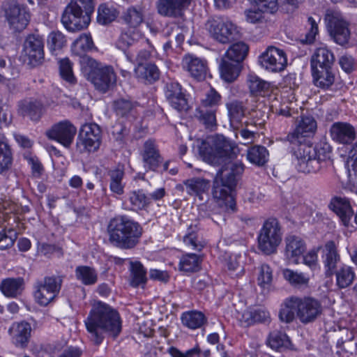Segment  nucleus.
<instances>
[{"label": "nucleus", "instance_id": "f8f14e48", "mask_svg": "<svg viewBox=\"0 0 357 357\" xmlns=\"http://www.w3.org/2000/svg\"><path fill=\"white\" fill-rule=\"evenodd\" d=\"M316 155V150L314 147L305 144L300 145L294 153V163L297 169L303 173H312L318 171L320 168V162Z\"/></svg>", "mask_w": 357, "mask_h": 357}, {"label": "nucleus", "instance_id": "5fc2aeb1", "mask_svg": "<svg viewBox=\"0 0 357 357\" xmlns=\"http://www.w3.org/2000/svg\"><path fill=\"white\" fill-rule=\"evenodd\" d=\"M273 280V271L268 264H262L258 268L257 283L262 288H268Z\"/></svg>", "mask_w": 357, "mask_h": 357}, {"label": "nucleus", "instance_id": "69168bd1", "mask_svg": "<svg viewBox=\"0 0 357 357\" xmlns=\"http://www.w3.org/2000/svg\"><path fill=\"white\" fill-rule=\"evenodd\" d=\"M97 21L99 24L106 25L112 22L110 7L106 3H102L98 9Z\"/></svg>", "mask_w": 357, "mask_h": 357}, {"label": "nucleus", "instance_id": "7c9ffc66", "mask_svg": "<svg viewBox=\"0 0 357 357\" xmlns=\"http://www.w3.org/2000/svg\"><path fill=\"white\" fill-rule=\"evenodd\" d=\"M137 79L144 82L151 83L159 79L160 71L158 67L152 63L139 64L135 69Z\"/></svg>", "mask_w": 357, "mask_h": 357}, {"label": "nucleus", "instance_id": "f257e3e1", "mask_svg": "<svg viewBox=\"0 0 357 357\" xmlns=\"http://www.w3.org/2000/svg\"><path fill=\"white\" fill-rule=\"evenodd\" d=\"M94 44L91 36L81 34L71 45L72 54L79 57L82 73L95 88L100 92H106L110 86L111 68L109 66L98 63L87 56L88 52L93 50Z\"/></svg>", "mask_w": 357, "mask_h": 357}, {"label": "nucleus", "instance_id": "37998d69", "mask_svg": "<svg viewBox=\"0 0 357 357\" xmlns=\"http://www.w3.org/2000/svg\"><path fill=\"white\" fill-rule=\"evenodd\" d=\"M215 109L198 107L195 116L208 129L213 130L216 126Z\"/></svg>", "mask_w": 357, "mask_h": 357}, {"label": "nucleus", "instance_id": "c85d7f7f", "mask_svg": "<svg viewBox=\"0 0 357 357\" xmlns=\"http://www.w3.org/2000/svg\"><path fill=\"white\" fill-rule=\"evenodd\" d=\"M190 0H159L157 5L158 13L164 16L178 15L187 6Z\"/></svg>", "mask_w": 357, "mask_h": 357}, {"label": "nucleus", "instance_id": "8fccbe9b", "mask_svg": "<svg viewBox=\"0 0 357 357\" xmlns=\"http://www.w3.org/2000/svg\"><path fill=\"white\" fill-rule=\"evenodd\" d=\"M267 343L273 349L288 348L290 346V340L288 336L280 331H273L270 333Z\"/></svg>", "mask_w": 357, "mask_h": 357}, {"label": "nucleus", "instance_id": "412c9836", "mask_svg": "<svg viewBox=\"0 0 357 357\" xmlns=\"http://www.w3.org/2000/svg\"><path fill=\"white\" fill-rule=\"evenodd\" d=\"M182 66L185 70L197 80H202L205 78L208 68L206 62L192 54L185 55L182 60Z\"/></svg>", "mask_w": 357, "mask_h": 357}, {"label": "nucleus", "instance_id": "052dcab7", "mask_svg": "<svg viewBox=\"0 0 357 357\" xmlns=\"http://www.w3.org/2000/svg\"><path fill=\"white\" fill-rule=\"evenodd\" d=\"M168 354L172 357H200L201 349L198 346H195L185 352L181 351L174 347H171L167 350Z\"/></svg>", "mask_w": 357, "mask_h": 357}, {"label": "nucleus", "instance_id": "4c0bfd02", "mask_svg": "<svg viewBox=\"0 0 357 357\" xmlns=\"http://www.w3.org/2000/svg\"><path fill=\"white\" fill-rule=\"evenodd\" d=\"M182 324L190 329H197L202 327L206 321L205 315L196 310L183 312L181 317Z\"/></svg>", "mask_w": 357, "mask_h": 357}, {"label": "nucleus", "instance_id": "6ab92c4d", "mask_svg": "<svg viewBox=\"0 0 357 357\" xmlns=\"http://www.w3.org/2000/svg\"><path fill=\"white\" fill-rule=\"evenodd\" d=\"M331 137L335 142L349 144L353 142L356 138V130L349 123L335 122L330 128Z\"/></svg>", "mask_w": 357, "mask_h": 357}, {"label": "nucleus", "instance_id": "79ce46f5", "mask_svg": "<svg viewBox=\"0 0 357 357\" xmlns=\"http://www.w3.org/2000/svg\"><path fill=\"white\" fill-rule=\"evenodd\" d=\"M75 277L84 285H92L97 282L98 275L96 271L87 266H79L75 268Z\"/></svg>", "mask_w": 357, "mask_h": 357}, {"label": "nucleus", "instance_id": "f704fd0d", "mask_svg": "<svg viewBox=\"0 0 357 357\" xmlns=\"http://www.w3.org/2000/svg\"><path fill=\"white\" fill-rule=\"evenodd\" d=\"M67 40L61 31H52L47 38V47L52 55L57 56L66 47Z\"/></svg>", "mask_w": 357, "mask_h": 357}, {"label": "nucleus", "instance_id": "473e14b6", "mask_svg": "<svg viewBox=\"0 0 357 357\" xmlns=\"http://www.w3.org/2000/svg\"><path fill=\"white\" fill-rule=\"evenodd\" d=\"M268 151L263 146L256 145L249 148L247 151L248 160L258 167L264 165L268 160Z\"/></svg>", "mask_w": 357, "mask_h": 357}, {"label": "nucleus", "instance_id": "338daca9", "mask_svg": "<svg viewBox=\"0 0 357 357\" xmlns=\"http://www.w3.org/2000/svg\"><path fill=\"white\" fill-rule=\"evenodd\" d=\"M16 208L17 206L15 204H11L8 201L0 203V225L10 218V214L16 211Z\"/></svg>", "mask_w": 357, "mask_h": 357}, {"label": "nucleus", "instance_id": "f03ea898", "mask_svg": "<svg viewBox=\"0 0 357 357\" xmlns=\"http://www.w3.org/2000/svg\"><path fill=\"white\" fill-rule=\"evenodd\" d=\"M322 311V305L318 300L311 297L292 296L282 302L279 318L281 321L288 324L297 317L302 324H307L314 321Z\"/></svg>", "mask_w": 357, "mask_h": 357}, {"label": "nucleus", "instance_id": "a878e982", "mask_svg": "<svg viewBox=\"0 0 357 357\" xmlns=\"http://www.w3.org/2000/svg\"><path fill=\"white\" fill-rule=\"evenodd\" d=\"M317 122L312 116H301L291 134L292 138L299 139L312 136L317 130Z\"/></svg>", "mask_w": 357, "mask_h": 357}, {"label": "nucleus", "instance_id": "7ed1b4c3", "mask_svg": "<svg viewBox=\"0 0 357 357\" xmlns=\"http://www.w3.org/2000/svg\"><path fill=\"white\" fill-rule=\"evenodd\" d=\"M241 162H229L217 173L214 180L213 197L218 205L225 210L234 211L236 203L231 192L236 183V177L243 172Z\"/></svg>", "mask_w": 357, "mask_h": 357}, {"label": "nucleus", "instance_id": "72a5a7b5", "mask_svg": "<svg viewBox=\"0 0 357 357\" xmlns=\"http://www.w3.org/2000/svg\"><path fill=\"white\" fill-rule=\"evenodd\" d=\"M240 70V64L222 57L220 66V76L222 79L227 82L234 81L238 77Z\"/></svg>", "mask_w": 357, "mask_h": 357}, {"label": "nucleus", "instance_id": "13d9d810", "mask_svg": "<svg viewBox=\"0 0 357 357\" xmlns=\"http://www.w3.org/2000/svg\"><path fill=\"white\" fill-rule=\"evenodd\" d=\"M17 238V233L12 229H3L0 232V249L10 248Z\"/></svg>", "mask_w": 357, "mask_h": 357}, {"label": "nucleus", "instance_id": "bf43d9fd", "mask_svg": "<svg viewBox=\"0 0 357 357\" xmlns=\"http://www.w3.org/2000/svg\"><path fill=\"white\" fill-rule=\"evenodd\" d=\"M220 101V96L214 89H210L206 93L204 99H202L201 105L199 107H204L207 109H215Z\"/></svg>", "mask_w": 357, "mask_h": 357}, {"label": "nucleus", "instance_id": "a211bd4d", "mask_svg": "<svg viewBox=\"0 0 357 357\" xmlns=\"http://www.w3.org/2000/svg\"><path fill=\"white\" fill-rule=\"evenodd\" d=\"M24 52L29 63L36 66L44 59V42L39 35L29 36L24 44Z\"/></svg>", "mask_w": 357, "mask_h": 357}, {"label": "nucleus", "instance_id": "864d4df0", "mask_svg": "<svg viewBox=\"0 0 357 357\" xmlns=\"http://www.w3.org/2000/svg\"><path fill=\"white\" fill-rule=\"evenodd\" d=\"M59 73L61 78L66 82L72 84L75 83L76 79L73 72V63L68 58L59 61Z\"/></svg>", "mask_w": 357, "mask_h": 357}, {"label": "nucleus", "instance_id": "e433bc0d", "mask_svg": "<svg viewBox=\"0 0 357 357\" xmlns=\"http://www.w3.org/2000/svg\"><path fill=\"white\" fill-rule=\"evenodd\" d=\"M187 192L192 196H197L200 199L202 195L209 188V183L202 178H192L184 181Z\"/></svg>", "mask_w": 357, "mask_h": 357}, {"label": "nucleus", "instance_id": "e2e57ef3", "mask_svg": "<svg viewBox=\"0 0 357 357\" xmlns=\"http://www.w3.org/2000/svg\"><path fill=\"white\" fill-rule=\"evenodd\" d=\"M113 107L117 115L126 116L134 109V105L128 100L121 99L114 102Z\"/></svg>", "mask_w": 357, "mask_h": 357}, {"label": "nucleus", "instance_id": "9b49d317", "mask_svg": "<svg viewBox=\"0 0 357 357\" xmlns=\"http://www.w3.org/2000/svg\"><path fill=\"white\" fill-rule=\"evenodd\" d=\"M91 22L89 15L84 13L77 3L68 5L61 17L64 27L71 32L78 31L86 28Z\"/></svg>", "mask_w": 357, "mask_h": 357}, {"label": "nucleus", "instance_id": "39448f33", "mask_svg": "<svg viewBox=\"0 0 357 357\" xmlns=\"http://www.w3.org/2000/svg\"><path fill=\"white\" fill-rule=\"evenodd\" d=\"M84 322L90 339L99 344L112 327V308L104 303L97 302Z\"/></svg>", "mask_w": 357, "mask_h": 357}, {"label": "nucleus", "instance_id": "4468645a", "mask_svg": "<svg viewBox=\"0 0 357 357\" xmlns=\"http://www.w3.org/2000/svg\"><path fill=\"white\" fill-rule=\"evenodd\" d=\"M100 129L96 123H85L81 128L77 142L80 152L96 151L100 144Z\"/></svg>", "mask_w": 357, "mask_h": 357}, {"label": "nucleus", "instance_id": "0eeeda50", "mask_svg": "<svg viewBox=\"0 0 357 357\" xmlns=\"http://www.w3.org/2000/svg\"><path fill=\"white\" fill-rule=\"evenodd\" d=\"M282 232L278 221L275 218L266 220L260 229L258 236V248L266 255L276 252L282 242Z\"/></svg>", "mask_w": 357, "mask_h": 357}, {"label": "nucleus", "instance_id": "5701e85b", "mask_svg": "<svg viewBox=\"0 0 357 357\" xmlns=\"http://www.w3.org/2000/svg\"><path fill=\"white\" fill-rule=\"evenodd\" d=\"M8 331L16 347H25L31 337V326L26 321L15 322Z\"/></svg>", "mask_w": 357, "mask_h": 357}, {"label": "nucleus", "instance_id": "de8ad7c7", "mask_svg": "<svg viewBox=\"0 0 357 357\" xmlns=\"http://www.w3.org/2000/svg\"><path fill=\"white\" fill-rule=\"evenodd\" d=\"M124 22L132 27H137L144 20L143 10L140 8L130 7L122 16Z\"/></svg>", "mask_w": 357, "mask_h": 357}, {"label": "nucleus", "instance_id": "a18cd8bd", "mask_svg": "<svg viewBox=\"0 0 357 357\" xmlns=\"http://www.w3.org/2000/svg\"><path fill=\"white\" fill-rule=\"evenodd\" d=\"M231 124L234 127H237L245 116V107L241 102L232 101L227 104Z\"/></svg>", "mask_w": 357, "mask_h": 357}, {"label": "nucleus", "instance_id": "58836bf2", "mask_svg": "<svg viewBox=\"0 0 357 357\" xmlns=\"http://www.w3.org/2000/svg\"><path fill=\"white\" fill-rule=\"evenodd\" d=\"M130 271V284L136 287L144 284L146 282V271L141 262L129 261Z\"/></svg>", "mask_w": 357, "mask_h": 357}, {"label": "nucleus", "instance_id": "6e6552de", "mask_svg": "<svg viewBox=\"0 0 357 357\" xmlns=\"http://www.w3.org/2000/svg\"><path fill=\"white\" fill-rule=\"evenodd\" d=\"M205 26L211 38L220 43H228L240 35L236 25L222 17L210 19Z\"/></svg>", "mask_w": 357, "mask_h": 357}, {"label": "nucleus", "instance_id": "4d7b16f0", "mask_svg": "<svg viewBox=\"0 0 357 357\" xmlns=\"http://www.w3.org/2000/svg\"><path fill=\"white\" fill-rule=\"evenodd\" d=\"M124 175V167L122 165H118L113 171V193L122 195L124 192L125 184L122 183Z\"/></svg>", "mask_w": 357, "mask_h": 357}, {"label": "nucleus", "instance_id": "09e8293b", "mask_svg": "<svg viewBox=\"0 0 357 357\" xmlns=\"http://www.w3.org/2000/svg\"><path fill=\"white\" fill-rule=\"evenodd\" d=\"M129 199L135 210L145 209L151 204V198H149L142 190L131 192Z\"/></svg>", "mask_w": 357, "mask_h": 357}, {"label": "nucleus", "instance_id": "cd10ccee", "mask_svg": "<svg viewBox=\"0 0 357 357\" xmlns=\"http://www.w3.org/2000/svg\"><path fill=\"white\" fill-rule=\"evenodd\" d=\"M142 156L146 169L155 170L160 162V154L152 140H148L144 143Z\"/></svg>", "mask_w": 357, "mask_h": 357}, {"label": "nucleus", "instance_id": "aec40b11", "mask_svg": "<svg viewBox=\"0 0 357 357\" xmlns=\"http://www.w3.org/2000/svg\"><path fill=\"white\" fill-rule=\"evenodd\" d=\"M165 96L175 109L179 112L188 109L187 99L182 91L181 86L178 82H171L166 84Z\"/></svg>", "mask_w": 357, "mask_h": 357}, {"label": "nucleus", "instance_id": "b1692460", "mask_svg": "<svg viewBox=\"0 0 357 357\" xmlns=\"http://www.w3.org/2000/svg\"><path fill=\"white\" fill-rule=\"evenodd\" d=\"M331 207L340 218L342 224L348 226L354 215L349 200L344 197H335L332 200Z\"/></svg>", "mask_w": 357, "mask_h": 357}, {"label": "nucleus", "instance_id": "f3484780", "mask_svg": "<svg viewBox=\"0 0 357 357\" xmlns=\"http://www.w3.org/2000/svg\"><path fill=\"white\" fill-rule=\"evenodd\" d=\"M328 26L334 41L340 45L347 44L350 38L348 22L337 14L328 17Z\"/></svg>", "mask_w": 357, "mask_h": 357}, {"label": "nucleus", "instance_id": "2eb2a0df", "mask_svg": "<svg viewBox=\"0 0 357 357\" xmlns=\"http://www.w3.org/2000/svg\"><path fill=\"white\" fill-rule=\"evenodd\" d=\"M259 63L266 70L271 72H280L286 67L287 59L282 50L269 47L259 56Z\"/></svg>", "mask_w": 357, "mask_h": 357}, {"label": "nucleus", "instance_id": "49530a36", "mask_svg": "<svg viewBox=\"0 0 357 357\" xmlns=\"http://www.w3.org/2000/svg\"><path fill=\"white\" fill-rule=\"evenodd\" d=\"M201 258L195 254H187L180 259V270L184 272H195L199 269Z\"/></svg>", "mask_w": 357, "mask_h": 357}, {"label": "nucleus", "instance_id": "c9c22d12", "mask_svg": "<svg viewBox=\"0 0 357 357\" xmlns=\"http://www.w3.org/2000/svg\"><path fill=\"white\" fill-rule=\"evenodd\" d=\"M282 274L284 279L290 285L295 287L307 286L310 281V277L307 274L290 268H284L282 271Z\"/></svg>", "mask_w": 357, "mask_h": 357}, {"label": "nucleus", "instance_id": "393cba45", "mask_svg": "<svg viewBox=\"0 0 357 357\" xmlns=\"http://www.w3.org/2000/svg\"><path fill=\"white\" fill-rule=\"evenodd\" d=\"M340 259L335 242L333 241L326 242L323 250V263L327 275L333 273Z\"/></svg>", "mask_w": 357, "mask_h": 357}, {"label": "nucleus", "instance_id": "0e129e2a", "mask_svg": "<svg viewBox=\"0 0 357 357\" xmlns=\"http://www.w3.org/2000/svg\"><path fill=\"white\" fill-rule=\"evenodd\" d=\"M319 248L309 250L305 255H303V263L310 269L314 270L318 267V251Z\"/></svg>", "mask_w": 357, "mask_h": 357}, {"label": "nucleus", "instance_id": "c756f323", "mask_svg": "<svg viewBox=\"0 0 357 357\" xmlns=\"http://www.w3.org/2000/svg\"><path fill=\"white\" fill-rule=\"evenodd\" d=\"M335 283L340 289L349 287L356 278V273L352 267L343 264L334 271Z\"/></svg>", "mask_w": 357, "mask_h": 357}, {"label": "nucleus", "instance_id": "6e6d98bb", "mask_svg": "<svg viewBox=\"0 0 357 357\" xmlns=\"http://www.w3.org/2000/svg\"><path fill=\"white\" fill-rule=\"evenodd\" d=\"M186 246L192 250L200 251L204 247V243L199 239L198 235L192 228H189L183 237Z\"/></svg>", "mask_w": 357, "mask_h": 357}, {"label": "nucleus", "instance_id": "4be33fe9", "mask_svg": "<svg viewBox=\"0 0 357 357\" xmlns=\"http://www.w3.org/2000/svg\"><path fill=\"white\" fill-rule=\"evenodd\" d=\"M335 56L327 45L320 44L316 47L311 55L310 68H332Z\"/></svg>", "mask_w": 357, "mask_h": 357}, {"label": "nucleus", "instance_id": "ddd939ff", "mask_svg": "<svg viewBox=\"0 0 357 357\" xmlns=\"http://www.w3.org/2000/svg\"><path fill=\"white\" fill-rule=\"evenodd\" d=\"M76 132V127L69 121L64 120L53 124L45 131V135L68 148L73 142Z\"/></svg>", "mask_w": 357, "mask_h": 357}, {"label": "nucleus", "instance_id": "1a4fd4ad", "mask_svg": "<svg viewBox=\"0 0 357 357\" xmlns=\"http://www.w3.org/2000/svg\"><path fill=\"white\" fill-rule=\"evenodd\" d=\"M5 16L13 30L21 31L28 25L31 14L24 3L19 0H10L4 6Z\"/></svg>", "mask_w": 357, "mask_h": 357}, {"label": "nucleus", "instance_id": "603ef678", "mask_svg": "<svg viewBox=\"0 0 357 357\" xmlns=\"http://www.w3.org/2000/svg\"><path fill=\"white\" fill-rule=\"evenodd\" d=\"M11 152L3 136L0 135V173L11 165Z\"/></svg>", "mask_w": 357, "mask_h": 357}, {"label": "nucleus", "instance_id": "423d86ee", "mask_svg": "<svg viewBox=\"0 0 357 357\" xmlns=\"http://www.w3.org/2000/svg\"><path fill=\"white\" fill-rule=\"evenodd\" d=\"M113 244L121 249H132L142 236L140 225L126 216L113 218Z\"/></svg>", "mask_w": 357, "mask_h": 357}, {"label": "nucleus", "instance_id": "20e7f679", "mask_svg": "<svg viewBox=\"0 0 357 357\" xmlns=\"http://www.w3.org/2000/svg\"><path fill=\"white\" fill-rule=\"evenodd\" d=\"M238 150L234 142L222 135H211L200 142L199 153L204 161L216 165L236 156Z\"/></svg>", "mask_w": 357, "mask_h": 357}, {"label": "nucleus", "instance_id": "774afa93", "mask_svg": "<svg viewBox=\"0 0 357 357\" xmlns=\"http://www.w3.org/2000/svg\"><path fill=\"white\" fill-rule=\"evenodd\" d=\"M252 5L261 10L273 13L277 7V0H249Z\"/></svg>", "mask_w": 357, "mask_h": 357}, {"label": "nucleus", "instance_id": "2f4dec72", "mask_svg": "<svg viewBox=\"0 0 357 357\" xmlns=\"http://www.w3.org/2000/svg\"><path fill=\"white\" fill-rule=\"evenodd\" d=\"M24 288V280L22 278H7L0 284L1 292L7 297H15L20 295Z\"/></svg>", "mask_w": 357, "mask_h": 357}, {"label": "nucleus", "instance_id": "dca6fc26", "mask_svg": "<svg viewBox=\"0 0 357 357\" xmlns=\"http://www.w3.org/2000/svg\"><path fill=\"white\" fill-rule=\"evenodd\" d=\"M306 250L305 241L299 236L289 235L284 239V256L289 264H298Z\"/></svg>", "mask_w": 357, "mask_h": 357}, {"label": "nucleus", "instance_id": "bb28decb", "mask_svg": "<svg viewBox=\"0 0 357 357\" xmlns=\"http://www.w3.org/2000/svg\"><path fill=\"white\" fill-rule=\"evenodd\" d=\"M313 82L317 87L326 89L333 85L335 74L332 68H311Z\"/></svg>", "mask_w": 357, "mask_h": 357}, {"label": "nucleus", "instance_id": "ea45409f", "mask_svg": "<svg viewBox=\"0 0 357 357\" xmlns=\"http://www.w3.org/2000/svg\"><path fill=\"white\" fill-rule=\"evenodd\" d=\"M248 51V47L247 45L243 42H238L229 47L223 58L240 64L245 59Z\"/></svg>", "mask_w": 357, "mask_h": 357}, {"label": "nucleus", "instance_id": "c03bdc74", "mask_svg": "<svg viewBox=\"0 0 357 357\" xmlns=\"http://www.w3.org/2000/svg\"><path fill=\"white\" fill-rule=\"evenodd\" d=\"M247 83L250 93L253 95L264 94L270 88V84L268 82L253 74L248 75Z\"/></svg>", "mask_w": 357, "mask_h": 357}, {"label": "nucleus", "instance_id": "680f3d73", "mask_svg": "<svg viewBox=\"0 0 357 357\" xmlns=\"http://www.w3.org/2000/svg\"><path fill=\"white\" fill-rule=\"evenodd\" d=\"M242 263V256L236 254L231 255L226 261L228 269L231 271H236V275L242 274L243 272Z\"/></svg>", "mask_w": 357, "mask_h": 357}, {"label": "nucleus", "instance_id": "3c124183", "mask_svg": "<svg viewBox=\"0 0 357 357\" xmlns=\"http://www.w3.org/2000/svg\"><path fill=\"white\" fill-rule=\"evenodd\" d=\"M351 157L349 163V181L351 185L352 191L357 194V142L351 151Z\"/></svg>", "mask_w": 357, "mask_h": 357}, {"label": "nucleus", "instance_id": "a19ab883", "mask_svg": "<svg viewBox=\"0 0 357 357\" xmlns=\"http://www.w3.org/2000/svg\"><path fill=\"white\" fill-rule=\"evenodd\" d=\"M20 112L32 121H38L42 114V105L37 100L24 101L20 105Z\"/></svg>", "mask_w": 357, "mask_h": 357}, {"label": "nucleus", "instance_id": "9d476101", "mask_svg": "<svg viewBox=\"0 0 357 357\" xmlns=\"http://www.w3.org/2000/svg\"><path fill=\"white\" fill-rule=\"evenodd\" d=\"M61 282L59 277L51 276L38 282L33 293L36 303L40 306H47L52 303L60 291Z\"/></svg>", "mask_w": 357, "mask_h": 357}]
</instances>
